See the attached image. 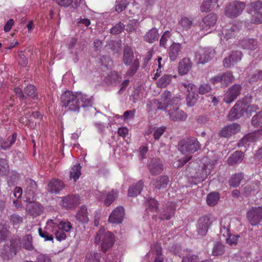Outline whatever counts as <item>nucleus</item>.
I'll return each instance as SVG.
<instances>
[{
	"label": "nucleus",
	"mask_w": 262,
	"mask_h": 262,
	"mask_svg": "<svg viewBox=\"0 0 262 262\" xmlns=\"http://www.w3.org/2000/svg\"><path fill=\"white\" fill-rule=\"evenodd\" d=\"M243 103L246 105V106H245L244 113H246L247 115H250L252 112H255L258 109V107L256 105L252 104L247 105L244 100H243Z\"/></svg>",
	"instance_id": "nucleus-61"
},
{
	"label": "nucleus",
	"mask_w": 262,
	"mask_h": 262,
	"mask_svg": "<svg viewBox=\"0 0 262 262\" xmlns=\"http://www.w3.org/2000/svg\"><path fill=\"white\" fill-rule=\"evenodd\" d=\"M22 245L26 250L31 251L34 249L32 244V236L31 234H27L23 237Z\"/></svg>",
	"instance_id": "nucleus-41"
},
{
	"label": "nucleus",
	"mask_w": 262,
	"mask_h": 262,
	"mask_svg": "<svg viewBox=\"0 0 262 262\" xmlns=\"http://www.w3.org/2000/svg\"><path fill=\"white\" fill-rule=\"evenodd\" d=\"M9 171V166L7 161L3 158H0V176H6Z\"/></svg>",
	"instance_id": "nucleus-45"
},
{
	"label": "nucleus",
	"mask_w": 262,
	"mask_h": 262,
	"mask_svg": "<svg viewBox=\"0 0 262 262\" xmlns=\"http://www.w3.org/2000/svg\"><path fill=\"white\" fill-rule=\"evenodd\" d=\"M212 221L208 216L201 217L198 221V232L200 235H204L206 234Z\"/></svg>",
	"instance_id": "nucleus-18"
},
{
	"label": "nucleus",
	"mask_w": 262,
	"mask_h": 262,
	"mask_svg": "<svg viewBox=\"0 0 262 262\" xmlns=\"http://www.w3.org/2000/svg\"><path fill=\"white\" fill-rule=\"evenodd\" d=\"M62 106L68 107L73 112H79L81 107L83 108L92 106V100L86 95L81 92L74 93L71 91H66L60 97Z\"/></svg>",
	"instance_id": "nucleus-1"
},
{
	"label": "nucleus",
	"mask_w": 262,
	"mask_h": 262,
	"mask_svg": "<svg viewBox=\"0 0 262 262\" xmlns=\"http://www.w3.org/2000/svg\"><path fill=\"white\" fill-rule=\"evenodd\" d=\"M193 23L192 20L186 17H182L179 22V28L182 32L187 31L190 29Z\"/></svg>",
	"instance_id": "nucleus-35"
},
{
	"label": "nucleus",
	"mask_w": 262,
	"mask_h": 262,
	"mask_svg": "<svg viewBox=\"0 0 262 262\" xmlns=\"http://www.w3.org/2000/svg\"><path fill=\"white\" fill-rule=\"evenodd\" d=\"M63 206L67 208H72L77 206L80 203V198L78 195L72 194L62 198Z\"/></svg>",
	"instance_id": "nucleus-21"
},
{
	"label": "nucleus",
	"mask_w": 262,
	"mask_h": 262,
	"mask_svg": "<svg viewBox=\"0 0 262 262\" xmlns=\"http://www.w3.org/2000/svg\"><path fill=\"white\" fill-rule=\"evenodd\" d=\"M100 254L96 252H91L86 255L85 262H99Z\"/></svg>",
	"instance_id": "nucleus-48"
},
{
	"label": "nucleus",
	"mask_w": 262,
	"mask_h": 262,
	"mask_svg": "<svg viewBox=\"0 0 262 262\" xmlns=\"http://www.w3.org/2000/svg\"><path fill=\"white\" fill-rule=\"evenodd\" d=\"M242 57V53L239 51H233L231 54L223 60V66L226 68H230L239 61Z\"/></svg>",
	"instance_id": "nucleus-13"
},
{
	"label": "nucleus",
	"mask_w": 262,
	"mask_h": 262,
	"mask_svg": "<svg viewBox=\"0 0 262 262\" xmlns=\"http://www.w3.org/2000/svg\"><path fill=\"white\" fill-rule=\"evenodd\" d=\"M65 187L64 183L60 180L53 179L47 186V191L51 193H59Z\"/></svg>",
	"instance_id": "nucleus-14"
},
{
	"label": "nucleus",
	"mask_w": 262,
	"mask_h": 262,
	"mask_svg": "<svg viewBox=\"0 0 262 262\" xmlns=\"http://www.w3.org/2000/svg\"><path fill=\"white\" fill-rule=\"evenodd\" d=\"M128 4L127 0H116L115 6L116 11L118 13L122 12L125 10Z\"/></svg>",
	"instance_id": "nucleus-51"
},
{
	"label": "nucleus",
	"mask_w": 262,
	"mask_h": 262,
	"mask_svg": "<svg viewBox=\"0 0 262 262\" xmlns=\"http://www.w3.org/2000/svg\"><path fill=\"white\" fill-rule=\"evenodd\" d=\"M245 104L243 100L238 101L233 108L230 111L228 115L229 119L232 121L241 118L244 114Z\"/></svg>",
	"instance_id": "nucleus-11"
},
{
	"label": "nucleus",
	"mask_w": 262,
	"mask_h": 262,
	"mask_svg": "<svg viewBox=\"0 0 262 262\" xmlns=\"http://www.w3.org/2000/svg\"><path fill=\"white\" fill-rule=\"evenodd\" d=\"M182 46L180 43H172L168 50V55L171 61H175L181 52Z\"/></svg>",
	"instance_id": "nucleus-23"
},
{
	"label": "nucleus",
	"mask_w": 262,
	"mask_h": 262,
	"mask_svg": "<svg viewBox=\"0 0 262 262\" xmlns=\"http://www.w3.org/2000/svg\"><path fill=\"white\" fill-rule=\"evenodd\" d=\"M81 175V166L78 165H74L70 172V179H73L76 182Z\"/></svg>",
	"instance_id": "nucleus-42"
},
{
	"label": "nucleus",
	"mask_w": 262,
	"mask_h": 262,
	"mask_svg": "<svg viewBox=\"0 0 262 262\" xmlns=\"http://www.w3.org/2000/svg\"><path fill=\"white\" fill-rule=\"evenodd\" d=\"M47 229L50 230V227L52 228L53 226H55L58 229H60L63 231L67 232H69L72 228V225L70 222L61 221L59 223L54 222L52 220L48 221L47 223Z\"/></svg>",
	"instance_id": "nucleus-19"
},
{
	"label": "nucleus",
	"mask_w": 262,
	"mask_h": 262,
	"mask_svg": "<svg viewBox=\"0 0 262 262\" xmlns=\"http://www.w3.org/2000/svg\"><path fill=\"white\" fill-rule=\"evenodd\" d=\"M47 225L46 227V230H42L41 228L38 229V233L40 237L45 239L46 241H51L53 240V236L52 234H50L49 232H52L49 229H47Z\"/></svg>",
	"instance_id": "nucleus-50"
},
{
	"label": "nucleus",
	"mask_w": 262,
	"mask_h": 262,
	"mask_svg": "<svg viewBox=\"0 0 262 262\" xmlns=\"http://www.w3.org/2000/svg\"><path fill=\"white\" fill-rule=\"evenodd\" d=\"M187 117L186 114L178 108L169 113L170 119L173 121H183L186 119Z\"/></svg>",
	"instance_id": "nucleus-28"
},
{
	"label": "nucleus",
	"mask_w": 262,
	"mask_h": 262,
	"mask_svg": "<svg viewBox=\"0 0 262 262\" xmlns=\"http://www.w3.org/2000/svg\"><path fill=\"white\" fill-rule=\"evenodd\" d=\"M16 139V134L13 133L11 137L7 138L6 141L3 140V144H2V149L6 150L11 147L14 143Z\"/></svg>",
	"instance_id": "nucleus-44"
},
{
	"label": "nucleus",
	"mask_w": 262,
	"mask_h": 262,
	"mask_svg": "<svg viewBox=\"0 0 262 262\" xmlns=\"http://www.w3.org/2000/svg\"><path fill=\"white\" fill-rule=\"evenodd\" d=\"M105 195L106 198L104 200V203L106 206H108L118 197V192L116 190L112 189L111 191L106 193Z\"/></svg>",
	"instance_id": "nucleus-39"
},
{
	"label": "nucleus",
	"mask_w": 262,
	"mask_h": 262,
	"mask_svg": "<svg viewBox=\"0 0 262 262\" xmlns=\"http://www.w3.org/2000/svg\"><path fill=\"white\" fill-rule=\"evenodd\" d=\"M134 57L133 50L129 47H125L123 55V61L124 64L127 66L130 65L133 61Z\"/></svg>",
	"instance_id": "nucleus-36"
},
{
	"label": "nucleus",
	"mask_w": 262,
	"mask_h": 262,
	"mask_svg": "<svg viewBox=\"0 0 262 262\" xmlns=\"http://www.w3.org/2000/svg\"><path fill=\"white\" fill-rule=\"evenodd\" d=\"M159 38L158 31L156 28H152L145 35L144 38L145 41L149 43H152L158 40Z\"/></svg>",
	"instance_id": "nucleus-34"
},
{
	"label": "nucleus",
	"mask_w": 262,
	"mask_h": 262,
	"mask_svg": "<svg viewBox=\"0 0 262 262\" xmlns=\"http://www.w3.org/2000/svg\"><path fill=\"white\" fill-rule=\"evenodd\" d=\"M243 178L244 174L243 173H238L232 175L229 181V185L233 187L238 186Z\"/></svg>",
	"instance_id": "nucleus-37"
},
{
	"label": "nucleus",
	"mask_w": 262,
	"mask_h": 262,
	"mask_svg": "<svg viewBox=\"0 0 262 262\" xmlns=\"http://www.w3.org/2000/svg\"><path fill=\"white\" fill-rule=\"evenodd\" d=\"M244 157V154L241 151H236L232 154L227 160L229 165H234L241 163Z\"/></svg>",
	"instance_id": "nucleus-30"
},
{
	"label": "nucleus",
	"mask_w": 262,
	"mask_h": 262,
	"mask_svg": "<svg viewBox=\"0 0 262 262\" xmlns=\"http://www.w3.org/2000/svg\"><path fill=\"white\" fill-rule=\"evenodd\" d=\"M192 63L189 58H183L178 64V72L181 75H185L190 70Z\"/></svg>",
	"instance_id": "nucleus-22"
},
{
	"label": "nucleus",
	"mask_w": 262,
	"mask_h": 262,
	"mask_svg": "<svg viewBox=\"0 0 262 262\" xmlns=\"http://www.w3.org/2000/svg\"><path fill=\"white\" fill-rule=\"evenodd\" d=\"M247 218L252 226L258 225L262 220V206L249 209L247 212Z\"/></svg>",
	"instance_id": "nucleus-6"
},
{
	"label": "nucleus",
	"mask_w": 262,
	"mask_h": 262,
	"mask_svg": "<svg viewBox=\"0 0 262 262\" xmlns=\"http://www.w3.org/2000/svg\"><path fill=\"white\" fill-rule=\"evenodd\" d=\"M240 130V126L237 123H232L225 126L220 132L221 137L228 138Z\"/></svg>",
	"instance_id": "nucleus-20"
},
{
	"label": "nucleus",
	"mask_w": 262,
	"mask_h": 262,
	"mask_svg": "<svg viewBox=\"0 0 262 262\" xmlns=\"http://www.w3.org/2000/svg\"><path fill=\"white\" fill-rule=\"evenodd\" d=\"M161 101L157 100L154 101V104L157 110H165L169 105L177 104L180 101L179 97L172 96L171 93L168 91H165L161 95Z\"/></svg>",
	"instance_id": "nucleus-4"
},
{
	"label": "nucleus",
	"mask_w": 262,
	"mask_h": 262,
	"mask_svg": "<svg viewBox=\"0 0 262 262\" xmlns=\"http://www.w3.org/2000/svg\"><path fill=\"white\" fill-rule=\"evenodd\" d=\"M215 54L213 50L208 48H202L195 52V60L198 64H205L208 62Z\"/></svg>",
	"instance_id": "nucleus-7"
},
{
	"label": "nucleus",
	"mask_w": 262,
	"mask_h": 262,
	"mask_svg": "<svg viewBox=\"0 0 262 262\" xmlns=\"http://www.w3.org/2000/svg\"><path fill=\"white\" fill-rule=\"evenodd\" d=\"M10 246V252L8 254V258L12 257L13 255H16L17 251L20 248L19 241L16 239L11 241Z\"/></svg>",
	"instance_id": "nucleus-47"
},
{
	"label": "nucleus",
	"mask_w": 262,
	"mask_h": 262,
	"mask_svg": "<svg viewBox=\"0 0 262 262\" xmlns=\"http://www.w3.org/2000/svg\"><path fill=\"white\" fill-rule=\"evenodd\" d=\"M231 225V219L224 217L222 219L220 222V234L224 237L229 236Z\"/></svg>",
	"instance_id": "nucleus-26"
},
{
	"label": "nucleus",
	"mask_w": 262,
	"mask_h": 262,
	"mask_svg": "<svg viewBox=\"0 0 262 262\" xmlns=\"http://www.w3.org/2000/svg\"><path fill=\"white\" fill-rule=\"evenodd\" d=\"M148 169L152 175H158L164 170L162 162L158 159H152L148 164Z\"/></svg>",
	"instance_id": "nucleus-15"
},
{
	"label": "nucleus",
	"mask_w": 262,
	"mask_h": 262,
	"mask_svg": "<svg viewBox=\"0 0 262 262\" xmlns=\"http://www.w3.org/2000/svg\"><path fill=\"white\" fill-rule=\"evenodd\" d=\"M100 241L102 242L101 250L103 252H106L113 246L115 243L114 235L111 232L106 231L104 228H101L97 232L95 237L96 243Z\"/></svg>",
	"instance_id": "nucleus-2"
},
{
	"label": "nucleus",
	"mask_w": 262,
	"mask_h": 262,
	"mask_svg": "<svg viewBox=\"0 0 262 262\" xmlns=\"http://www.w3.org/2000/svg\"><path fill=\"white\" fill-rule=\"evenodd\" d=\"M251 124L255 127H262V111L252 117Z\"/></svg>",
	"instance_id": "nucleus-46"
},
{
	"label": "nucleus",
	"mask_w": 262,
	"mask_h": 262,
	"mask_svg": "<svg viewBox=\"0 0 262 262\" xmlns=\"http://www.w3.org/2000/svg\"><path fill=\"white\" fill-rule=\"evenodd\" d=\"M240 28L236 25L229 24L223 28L222 33L223 38L226 40L235 38Z\"/></svg>",
	"instance_id": "nucleus-12"
},
{
	"label": "nucleus",
	"mask_w": 262,
	"mask_h": 262,
	"mask_svg": "<svg viewBox=\"0 0 262 262\" xmlns=\"http://www.w3.org/2000/svg\"><path fill=\"white\" fill-rule=\"evenodd\" d=\"M217 21V16L215 13H211L203 18L200 23L202 30L208 31L211 27H214Z\"/></svg>",
	"instance_id": "nucleus-17"
},
{
	"label": "nucleus",
	"mask_w": 262,
	"mask_h": 262,
	"mask_svg": "<svg viewBox=\"0 0 262 262\" xmlns=\"http://www.w3.org/2000/svg\"><path fill=\"white\" fill-rule=\"evenodd\" d=\"M241 90L242 86L241 84H233L227 90L223 99L224 101L227 104L233 102L239 96Z\"/></svg>",
	"instance_id": "nucleus-9"
},
{
	"label": "nucleus",
	"mask_w": 262,
	"mask_h": 262,
	"mask_svg": "<svg viewBox=\"0 0 262 262\" xmlns=\"http://www.w3.org/2000/svg\"><path fill=\"white\" fill-rule=\"evenodd\" d=\"M148 209L152 212H157L158 210V202L154 199H149L147 200Z\"/></svg>",
	"instance_id": "nucleus-58"
},
{
	"label": "nucleus",
	"mask_w": 262,
	"mask_h": 262,
	"mask_svg": "<svg viewBox=\"0 0 262 262\" xmlns=\"http://www.w3.org/2000/svg\"><path fill=\"white\" fill-rule=\"evenodd\" d=\"M260 79H262V71H256L250 76L249 81L254 82Z\"/></svg>",
	"instance_id": "nucleus-64"
},
{
	"label": "nucleus",
	"mask_w": 262,
	"mask_h": 262,
	"mask_svg": "<svg viewBox=\"0 0 262 262\" xmlns=\"http://www.w3.org/2000/svg\"><path fill=\"white\" fill-rule=\"evenodd\" d=\"M170 35L171 34L169 31H166L164 33V34L161 36L160 41V44L161 46L166 48L167 42L169 39Z\"/></svg>",
	"instance_id": "nucleus-59"
},
{
	"label": "nucleus",
	"mask_w": 262,
	"mask_h": 262,
	"mask_svg": "<svg viewBox=\"0 0 262 262\" xmlns=\"http://www.w3.org/2000/svg\"><path fill=\"white\" fill-rule=\"evenodd\" d=\"M251 23L254 24H262V11L251 14Z\"/></svg>",
	"instance_id": "nucleus-56"
},
{
	"label": "nucleus",
	"mask_w": 262,
	"mask_h": 262,
	"mask_svg": "<svg viewBox=\"0 0 262 262\" xmlns=\"http://www.w3.org/2000/svg\"><path fill=\"white\" fill-rule=\"evenodd\" d=\"M240 45L243 48L250 50H255L258 46L257 40L253 38L243 39L241 41Z\"/></svg>",
	"instance_id": "nucleus-31"
},
{
	"label": "nucleus",
	"mask_w": 262,
	"mask_h": 262,
	"mask_svg": "<svg viewBox=\"0 0 262 262\" xmlns=\"http://www.w3.org/2000/svg\"><path fill=\"white\" fill-rule=\"evenodd\" d=\"M174 210L172 208L165 209L160 215L161 220H169L173 215Z\"/></svg>",
	"instance_id": "nucleus-57"
},
{
	"label": "nucleus",
	"mask_w": 262,
	"mask_h": 262,
	"mask_svg": "<svg viewBox=\"0 0 262 262\" xmlns=\"http://www.w3.org/2000/svg\"><path fill=\"white\" fill-rule=\"evenodd\" d=\"M245 6V4L244 2L233 1L226 6L225 14L228 17H236L242 13Z\"/></svg>",
	"instance_id": "nucleus-5"
},
{
	"label": "nucleus",
	"mask_w": 262,
	"mask_h": 262,
	"mask_svg": "<svg viewBox=\"0 0 262 262\" xmlns=\"http://www.w3.org/2000/svg\"><path fill=\"white\" fill-rule=\"evenodd\" d=\"M76 220L82 224H85L89 222V218L88 217V209L86 206H81L77 213L75 215Z\"/></svg>",
	"instance_id": "nucleus-27"
},
{
	"label": "nucleus",
	"mask_w": 262,
	"mask_h": 262,
	"mask_svg": "<svg viewBox=\"0 0 262 262\" xmlns=\"http://www.w3.org/2000/svg\"><path fill=\"white\" fill-rule=\"evenodd\" d=\"M172 78V75H164L157 81V86L161 88L166 87L167 85L170 84Z\"/></svg>",
	"instance_id": "nucleus-38"
},
{
	"label": "nucleus",
	"mask_w": 262,
	"mask_h": 262,
	"mask_svg": "<svg viewBox=\"0 0 262 262\" xmlns=\"http://www.w3.org/2000/svg\"><path fill=\"white\" fill-rule=\"evenodd\" d=\"M124 215V208L121 206L116 208L111 213L108 221L113 224L122 223Z\"/></svg>",
	"instance_id": "nucleus-16"
},
{
	"label": "nucleus",
	"mask_w": 262,
	"mask_h": 262,
	"mask_svg": "<svg viewBox=\"0 0 262 262\" xmlns=\"http://www.w3.org/2000/svg\"><path fill=\"white\" fill-rule=\"evenodd\" d=\"M139 64V59L138 58H136L133 61V64L130 67V69L128 71L127 74L130 77L134 76L135 73L137 71Z\"/></svg>",
	"instance_id": "nucleus-53"
},
{
	"label": "nucleus",
	"mask_w": 262,
	"mask_h": 262,
	"mask_svg": "<svg viewBox=\"0 0 262 262\" xmlns=\"http://www.w3.org/2000/svg\"><path fill=\"white\" fill-rule=\"evenodd\" d=\"M27 211L32 215L37 216L39 215L42 212V207L39 204L34 201L29 200L27 206Z\"/></svg>",
	"instance_id": "nucleus-24"
},
{
	"label": "nucleus",
	"mask_w": 262,
	"mask_h": 262,
	"mask_svg": "<svg viewBox=\"0 0 262 262\" xmlns=\"http://www.w3.org/2000/svg\"><path fill=\"white\" fill-rule=\"evenodd\" d=\"M9 234L8 226L5 224L0 225V242L5 241Z\"/></svg>",
	"instance_id": "nucleus-55"
},
{
	"label": "nucleus",
	"mask_w": 262,
	"mask_h": 262,
	"mask_svg": "<svg viewBox=\"0 0 262 262\" xmlns=\"http://www.w3.org/2000/svg\"><path fill=\"white\" fill-rule=\"evenodd\" d=\"M124 27L125 26L123 23H119L116 24L111 29V33L114 34H117L120 33L122 31Z\"/></svg>",
	"instance_id": "nucleus-62"
},
{
	"label": "nucleus",
	"mask_w": 262,
	"mask_h": 262,
	"mask_svg": "<svg viewBox=\"0 0 262 262\" xmlns=\"http://www.w3.org/2000/svg\"><path fill=\"white\" fill-rule=\"evenodd\" d=\"M37 191V184L36 182L31 179L28 180L26 182V194L28 199L30 200L33 199Z\"/></svg>",
	"instance_id": "nucleus-25"
},
{
	"label": "nucleus",
	"mask_w": 262,
	"mask_h": 262,
	"mask_svg": "<svg viewBox=\"0 0 262 262\" xmlns=\"http://www.w3.org/2000/svg\"><path fill=\"white\" fill-rule=\"evenodd\" d=\"M9 220L13 226L17 228L20 224L23 222V215L14 213L10 216Z\"/></svg>",
	"instance_id": "nucleus-40"
},
{
	"label": "nucleus",
	"mask_w": 262,
	"mask_h": 262,
	"mask_svg": "<svg viewBox=\"0 0 262 262\" xmlns=\"http://www.w3.org/2000/svg\"><path fill=\"white\" fill-rule=\"evenodd\" d=\"M234 80L232 73L230 72H227L219 74L217 75L212 77L210 81L212 83L215 84L220 82L224 86H227L230 82Z\"/></svg>",
	"instance_id": "nucleus-10"
},
{
	"label": "nucleus",
	"mask_w": 262,
	"mask_h": 262,
	"mask_svg": "<svg viewBox=\"0 0 262 262\" xmlns=\"http://www.w3.org/2000/svg\"><path fill=\"white\" fill-rule=\"evenodd\" d=\"M211 90V87L209 84L204 83L199 86L198 89V92L201 95H204L209 92Z\"/></svg>",
	"instance_id": "nucleus-60"
},
{
	"label": "nucleus",
	"mask_w": 262,
	"mask_h": 262,
	"mask_svg": "<svg viewBox=\"0 0 262 262\" xmlns=\"http://www.w3.org/2000/svg\"><path fill=\"white\" fill-rule=\"evenodd\" d=\"M143 187V182L142 180H140L137 184L130 187L128 194L130 196H135L140 194Z\"/></svg>",
	"instance_id": "nucleus-33"
},
{
	"label": "nucleus",
	"mask_w": 262,
	"mask_h": 262,
	"mask_svg": "<svg viewBox=\"0 0 262 262\" xmlns=\"http://www.w3.org/2000/svg\"><path fill=\"white\" fill-rule=\"evenodd\" d=\"M220 195L218 192L210 193L207 197V203L209 206H213L219 202Z\"/></svg>",
	"instance_id": "nucleus-43"
},
{
	"label": "nucleus",
	"mask_w": 262,
	"mask_h": 262,
	"mask_svg": "<svg viewBox=\"0 0 262 262\" xmlns=\"http://www.w3.org/2000/svg\"><path fill=\"white\" fill-rule=\"evenodd\" d=\"M50 231H52V232H54L56 238L59 241L65 239L67 237L66 234L63 232V231L60 229H58L55 226H53L52 228L50 227Z\"/></svg>",
	"instance_id": "nucleus-49"
},
{
	"label": "nucleus",
	"mask_w": 262,
	"mask_h": 262,
	"mask_svg": "<svg viewBox=\"0 0 262 262\" xmlns=\"http://www.w3.org/2000/svg\"><path fill=\"white\" fill-rule=\"evenodd\" d=\"M169 182V179L167 176H162L154 181V185L156 189L160 190L166 188Z\"/></svg>",
	"instance_id": "nucleus-29"
},
{
	"label": "nucleus",
	"mask_w": 262,
	"mask_h": 262,
	"mask_svg": "<svg viewBox=\"0 0 262 262\" xmlns=\"http://www.w3.org/2000/svg\"><path fill=\"white\" fill-rule=\"evenodd\" d=\"M181 85L187 90L188 93L186 98L187 105L190 107L193 106L198 99V94L196 93L197 89L196 86L187 82L182 83Z\"/></svg>",
	"instance_id": "nucleus-8"
},
{
	"label": "nucleus",
	"mask_w": 262,
	"mask_h": 262,
	"mask_svg": "<svg viewBox=\"0 0 262 262\" xmlns=\"http://www.w3.org/2000/svg\"><path fill=\"white\" fill-rule=\"evenodd\" d=\"M201 148V145L197 139L190 137L184 139L179 143V150L187 156L198 151Z\"/></svg>",
	"instance_id": "nucleus-3"
},
{
	"label": "nucleus",
	"mask_w": 262,
	"mask_h": 262,
	"mask_svg": "<svg viewBox=\"0 0 262 262\" xmlns=\"http://www.w3.org/2000/svg\"><path fill=\"white\" fill-rule=\"evenodd\" d=\"M261 10L262 2L260 1L252 2L247 6V12L250 14L262 12Z\"/></svg>",
	"instance_id": "nucleus-32"
},
{
	"label": "nucleus",
	"mask_w": 262,
	"mask_h": 262,
	"mask_svg": "<svg viewBox=\"0 0 262 262\" xmlns=\"http://www.w3.org/2000/svg\"><path fill=\"white\" fill-rule=\"evenodd\" d=\"M24 93L26 95L31 98L35 99L37 96L36 90L34 86L32 85H28L24 90Z\"/></svg>",
	"instance_id": "nucleus-54"
},
{
	"label": "nucleus",
	"mask_w": 262,
	"mask_h": 262,
	"mask_svg": "<svg viewBox=\"0 0 262 262\" xmlns=\"http://www.w3.org/2000/svg\"><path fill=\"white\" fill-rule=\"evenodd\" d=\"M224 253V245L220 243H216L212 250V254L214 256L220 255L223 254Z\"/></svg>",
	"instance_id": "nucleus-52"
},
{
	"label": "nucleus",
	"mask_w": 262,
	"mask_h": 262,
	"mask_svg": "<svg viewBox=\"0 0 262 262\" xmlns=\"http://www.w3.org/2000/svg\"><path fill=\"white\" fill-rule=\"evenodd\" d=\"M198 260L199 257L196 255L188 254L183 257L182 262H197Z\"/></svg>",
	"instance_id": "nucleus-63"
}]
</instances>
